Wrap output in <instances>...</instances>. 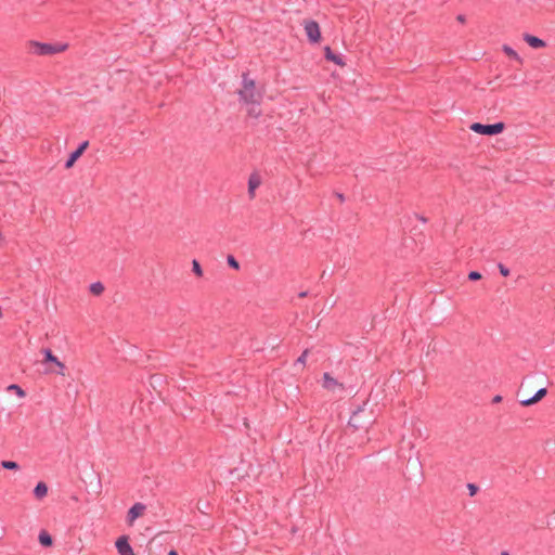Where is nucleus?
<instances>
[{
  "label": "nucleus",
  "instance_id": "1",
  "mask_svg": "<svg viewBox=\"0 0 555 555\" xmlns=\"http://www.w3.org/2000/svg\"><path fill=\"white\" fill-rule=\"evenodd\" d=\"M28 52L35 55L44 56L62 53L68 49L67 43H44L30 40L27 43Z\"/></svg>",
  "mask_w": 555,
  "mask_h": 555
},
{
  "label": "nucleus",
  "instance_id": "2",
  "mask_svg": "<svg viewBox=\"0 0 555 555\" xmlns=\"http://www.w3.org/2000/svg\"><path fill=\"white\" fill-rule=\"evenodd\" d=\"M240 95L246 104H259L262 98L261 92L256 89L255 82L249 79L244 80Z\"/></svg>",
  "mask_w": 555,
  "mask_h": 555
},
{
  "label": "nucleus",
  "instance_id": "3",
  "mask_svg": "<svg viewBox=\"0 0 555 555\" xmlns=\"http://www.w3.org/2000/svg\"><path fill=\"white\" fill-rule=\"evenodd\" d=\"M470 130L478 134L483 135H495L501 133L504 130L503 122H496L493 125H482L480 122H474L470 125Z\"/></svg>",
  "mask_w": 555,
  "mask_h": 555
},
{
  "label": "nucleus",
  "instance_id": "4",
  "mask_svg": "<svg viewBox=\"0 0 555 555\" xmlns=\"http://www.w3.org/2000/svg\"><path fill=\"white\" fill-rule=\"evenodd\" d=\"M41 352L44 354V359L42 360L43 364L53 363L55 365V367H52V366L48 367L46 370L47 373H56V374H60V375H65V373H64V371H65L64 363L59 361V359L55 356H53L52 351L49 348L42 349Z\"/></svg>",
  "mask_w": 555,
  "mask_h": 555
},
{
  "label": "nucleus",
  "instance_id": "5",
  "mask_svg": "<svg viewBox=\"0 0 555 555\" xmlns=\"http://www.w3.org/2000/svg\"><path fill=\"white\" fill-rule=\"evenodd\" d=\"M304 26L308 39L313 43H318L321 40V30L319 24L314 21H306Z\"/></svg>",
  "mask_w": 555,
  "mask_h": 555
},
{
  "label": "nucleus",
  "instance_id": "6",
  "mask_svg": "<svg viewBox=\"0 0 555 555\" xmlns=\"http://www.w3.org/2000/svg\"><path fill=\"white\" fill-rule=\"evenodd\" d=\"M322 386L326 390L333 392L344 390V385L339 383L337 379H335L333 376H331L328 373H324Z\"/></svg>",
  "mask_w": 555,
  "mask_h": 555
},
{
  "label": "nucleus",
  "instance_id": "7",
  "mask_svg": "<svg viewBox=\"0 0 555 555\" xmlns=\"http://www.w3.org/2000/svg\"><path fill=\"white\" fill-rule=\"evenodd\" d=\"M115 545L119 555H135L132 547L129 544V539L126 535L119 537Z\"/></svg>",
  "mask_w": 555,
  "mask_h": 555
},
{
  "label": "nucleus",
  "instance_id": "8",
  "mask_svg": "<svg viewBox=\"0 0 555 555\" xmlns=\"http://www.w3.org/2000/svg\"><path fill=\"white\" fill-rule=\"evenodd\" d=\"M146 507L142 503H135L128 512L127 522L131 526L134 520L144 515Z\"/></svg>",
  "mask_w": 555,
  "mask_h": 555
},
{
  "label": "nucleus",
  "instance_id": "9",
  "mask_svg": "<svg viewBox=\"0 0 555 555\" xmlns=\"http://www.w3.org/2000/svg\"><path fill=\"white\" fill-rule=\"evenodd\" d=\"M89 145V142L88 141H85L82 142L78 149L73 152L70 155H69V158L67 159L66 164H65V168L66 169H69L74 166V164L77 162V159L83 154V152L87 150Z\"/></svg>",
  "mask_w": 555,
  "mask_h": 555
},
{
  "label": "nucleus",
  "instance_id": "10",
  "mask_svg": "<svg viewBox=\"0 0 555 555\" xmlns=\"http://www.w3.org/2000/svg\"><path fill=\"white\" fill-rule=\"evenodd\" d=\"M324 53L326 60L337 64L340 67H344L346 63L344 62L343 57L340 55L335 54L330 47L324 48Z\"/></svg>",
  "mask_w": 555,
  "mask_h": 555
},
{
  "label": "nucleus",
  "instance_id": "11",
  "mask_svg": "<svg viewBox=\"0 0 555 555\" xmlns=\"http://www.w3.org/2000/svg\"><path fill=\"white\" fill-rule=\"evenodd\" d=\"M261 184V179L258 175H251L248 179V194L250 198L255 197V191Z\"/></svg>",
  "mask_w": 555,
  "mask_h": 555
},
{
  "label": "nucleus",
  "instance_id": "12",
  "mask_svg": "<svg viewBox=\"0 0 555 555\" xmlns=\"http://www.w3.org/2000/svg\"><path fill=\"white\" fill-rule=\"evenodd\" d=\"M524 40L533 49H541L545 47V42L542 39L529 34L524 35Z\"/></svg>",
  "mask_w": 555,
  "mask_h": 555
},
{
  "label": "nucleus",
  "instance_id": "13",
  "mask_svg": "<svg viewBox=\"0 0 555 555\" xmlns=\"http://www.w3.org/2000/svg\"><path fill=\"white\" fill-rule=\"evenodd\" d=\"M545 395H546V389L541 388L540 390L537 391V393L533 397L530 398V400H520V403L524 406L532 405V404L539 402L542 398H544Z\"/></svg>",
  "mask_w": 555,
  "mask_h": 555
},
{
  "label": "nucleus",
  "instance_id": "14",
  "mask_svg": "<svg viewBox=\"0 0 555 555\" xmlns=\"http://www.w3.org/2000/svg\"><path fill=\"white\" fill-rule=\"evenodd\" d=\"M48 494V486L46 482L40 481L34 489V495L37 500H42Z\"/></svg>",
  "mask_w": 555,
  "mask_h": 555
},
{
  "label": "nucleus",
  "instance_id": "15",
  "mask_svg": "<svg viewBox=\"0 0 555 555\" xmlns=\"http://www.w3.org/2000/svg\"><path fill=\"white\" fill-rule=\"evenodd\" d=\"M39 542L41 543V545L47 546V547H49L53 544L52 537L44 530H42L39 533Z\"/></svg>",
  "mask_w": 555,
  "mask_h": 555
},
{
  "label": "nucleus",
  "instance_id": "16",
  "mask_svg": "<svg viewBox=\"0 0 555 555\" xmlns=\"http://www.w3.org/2000/svg\"><path fill=\"white\" fill-rule=\"evenodd\" d=\"M503 51H504V53H505L507 56H509V57L514 59V60H515V61H517L518 63H522L521 57H520V56L517 54V52H516L515 50H513L511 47H508V46H504V47H503Z\"/></svg>",
  "mask_w": 555,
  "mask_h": 555
},
{
  "label": "nucleus",
  "instance_id": "17",
  "mask_svg": "<svg viewBox=\"0 0 555 555\" xmlns=\"http://www.w3.org/2000/svg\"><path fill=\"white\" fill-rule=\"evenodd\" d=\"M90 292L93 295L99 296L104 292V285L101 282L93 283L90 286Z\"/></svg>",
  "mask_w": 555,
  "mask_h": 555
},
{
  "label": "nucleus",
  "instance_id": "18",
  "mask_svg": "<svg viewBox=\"0 0 555 555\" xmlns=\"http://www.w3.org/2000/svg\"><path fill=\"white\" fill-rule=\"evenodd\" d=\"M249 107L247 109L248 112V115L254 117V118H257L261 115V109L259 108V104H248Z\"/></svg>",
  "mask_w": 555,
  "mask_h": 555
},
{
  "label": "nucleus",
  "instance_id": "19",
  "mask_svg": "<svg viewBox=\"0 0 555 555\" xmlns=\"http://www.w3.org/2000/svg\"><path fill=\"white\" fill-rule=\"evenodd\" d=\"M1 466L4 468V469H10V470H17L20 469V465L14 462V461H2L1 462Z\"/></svg>",
  "mask_w": 555,
  "mask_h": 555
},
{
  "label": "nucleus",
  "instance_id": "20",
  "mask_svg": "<svg viewBox=\"0 0 555 555\" xmlns=\"http://www.w3.org/2000/svg\"><path fill=\"white\" fill-rule=\"evenodd\" d=\"M9 391H14L20 398H24L26 392L18 385L12 384L8 387Z\"/></svg>",
  "mask_w": 555,
  "mask_h": 555
},
{
  "label": "nucleus",
  "instance_id": "21",
  "mask_svg": "<svg viewBox=\"0 0 555 555\" xmlns=\"http://www.w3.org/2000/svg\"><path fill=\"white\" fill-rule=\"evenodd\" d=\"M192 270L195 273L196 276L202 278L203 276V270L197 260L192 261Z\"/></svg>",
  "mask_w": 555,
  "mask_h": 555
},
{
  "label": "nucleus",
  "instance_id": "22",
  "mask_svg": "<svg viewBox=\"0 0 555 555\" xmlns=\"http://www.w3.org/2000/svg\"><path fill=\"white\" fill-rule=\"evenodd\" d=\"M227 262H228V264H229L231 268H233V269H235V270H238V269H240V263H238V261H237L233 256H231V255H230V256H228V258H227Z\"/></svg>",
  "mask_w": 555,
  "mask_h": 555
},
{
  "label": "nucleus",
  "instance_id": "23",
  "mask_svg": "<svg viewBox=\"0 0 555 555\" xmlns=\"http://www.w3.org/2000/svg\"><path fill=\"white\" fill-rule=\"evenodd\" d=\"M468 279L472 280V281H477V280L481 279V274L479 272H477V271H472L468 274Z\"/></svg>",
  "mask_w": 555,
  "mask_h": 555
},
{
  "label": "nucleus",
  "instance_id": "24",
  "mask_svg": "<svg viewBox=\"0 0 555 555\" xmlns=\"http://www.w3.org/2000/svg\"><path fill=\"white\" fill-rule=\"evenodd\" d=\"M498 267H499L500 273L503 276H508L509 275V270L504 264L500 263Z\"/></svg>",
  "mask_w": 555,
  "mask_h": 555
},
{
  "label": "nucleus",
  "instance_id": "25",
  "mask_svg": "<svg viewBox=\"0 0 555 555\" xmlns=\"http://www.w3.org/2000/svg\"><path fill=\"white\" fill-rule=\"evenodd\" d=\"M308 351H304L302 354L297 359V364L305 365L307 359Z\"/></svg>",
  "mask_w": 555,
  "mask_h": 555
},
{
  "label": "nucleus",
  "instance_id": "26",
  "mask_svg": "<svg viewBox=\"0 0 555 555\" xmlns=\"http://www.w3.org/2000/svg\"><path fill=\"white\" fill-rule=\"evenodd\" d=\"M456 18L460 23H465V17L463 15H459Z\"/></svg>",
  "mask_w": 555,
  "mask_h": 555
},
{
  "label": "nucleus",
  "instance_id": "27",
  "mask_svg": "<svg viewBox=\"0 0 555 555\" xmlns=\"http://www.w3.org/2000/svg\"><path fill=\"white\" fill-rule=\"evenodd\" d=\"M168 555H178V553H177V551L171 550V551L168 553Z\"/></svg>",
  "mask_w": 555,
  "mask_h": 555
},
{
  "label": "nucleus",
  "instance_id": "28",
  "mask_svg": "<svg viewBox=\"0 0 555 555\" xmlns=\"http://www.w3.org/2000/svg\"><path fill=\"white\" fill-rule=\"evenodd\" d=\"M494 401H495V402L501 401V397H500V396H496V397L494 398Z\"/></svg>",
  "mask_w": 555,
  "mask_h": 555
},
{
  "label": "nucleus",
  "instance_id": "29",
  "mask_svg": "<svg viewBox=\"0 0 555 555\" xmlns=\"http://www.w3.org/2000/svg\"><path fill=\"white\" fill-rule=\"evenodd\" d=\"M501 555H509L507 552H502Z\"/></svg>",
  "mask_w": 555,
  "mask_h": 555
}]
</instances>
